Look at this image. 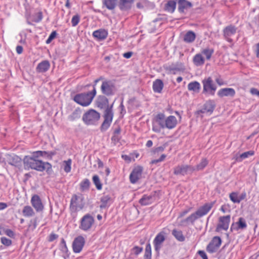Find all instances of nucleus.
Masks as SVG:
<instances>
[{"instance_id":"603ef678","label":"nucleus","mask_w":259,"mask_h":259,"mask_svg":"<svg viewBox=\"0 0 259 259\" xmlns=\"http://www.w3.org/2000/svg\"><path fill=\"white\" fill-rule=\"evenodd\" d=\"M57 32L56 31H53L51 32V33L50 34L49 37L46 40V44H49L51 42V41L54 39L57 36Z\"/></svg>"},{"instance_id":"f8f14e48","label":"nucleus","mask_w":259,"mask_h":259,"mask_svg":"<svg viewBox=\"0 0 259 259\" xmlns=\"http://www.w3.org/2000/svg\"><path fill=\"white\" fill-rule=\"evenodd\" d=\"M237 28L233 24H230L225 27L223 29V35L224 39L229 42H232V37L237 32Z\"/></svg>"},{"instance_id":"a878e982","label":"nucleus","mask_w":259,"mask_h":259,"mask_svg":"<svg viewBox=\"0 0 259 259\" xmlns=\"http://www.w3.org/2000/svg\"><path fill=\"white\" fill-rule=\"evenodd\" d=\"M198 219L195 213L194 212L185 219L182 220L180 223V225L186 227L190 224L194 225L196 220Z\"/></svg>"},{"instance_id":"cd10ccee","label":"nucleus","mask_w":259,"mask_h":259,"mask_svg":"<svg viewBox=\"0 0 259 259\" xmlns=\"http://www.w3.org/2000/svg\"><path fill=\"white\" fill-rule=\"evenodd\" d=\"M164 87L162 80L157 79L153 82L152 88L153 92L156 93H161Z\"/></svg>"},{"instance_id":"ddd939ff","label":"nucleus","mask_w":259,"mask_h":259,"mask_svg":"<svg viewBox=\"0 0 259 259\" xmlns=\"http://www.w3.org/2000/svg\"><path fill=\"white\" fill-rule=\"evenodd\" d=\"M164 68L168 73L173 74H176L178 72H183L185 70L184 64L180 62L174 63L168 66H164Z\"/></svg>"},{"instance_id":"338daca9","label":"nucleus","mask_w":259,"mask_h":259,"mask_svg":"<svg viewBox=\"0 0 259 259\" xmlns=\"http://www.w3.org/2000/svg\"><path fill=\"white\" fill-rule=\"evenodd\" d=\"M120 139V137L118 135H113L111 137V140L115 142H118L119 141Z\"/></svg>"},{"instance_id":"6ab92c4d","label":"nucleus","mask_w":259,"mask_h":259,"mask_svg":"<svg viewBox=\"0 0 259 259\" xmlns=\"http://www.w3.org/2000/svg\"><path fill=\"white\" fill-rule=\"evenodd\" d=\"M230 218V215L220 217L219 223L217 226L216 231L220 232L222 230L227 231L229 228Z\"/></svg>"},{"instance_id":"4be33fe9","label":"nucleus","mask_w":259,"mask_h":259,"mask_svg":"<svg viewBox=\"0 0 259 259\" xmlns=\"http://www.w3.org/2000/svg\"><path fill=\"white\" fill-rule=\"evenodd\" d=\"M108 34V31L105 29H99L94 31L93 33V37L99 41L105 39Z\"/></svg>"},{"instance_id":"a211bd4d","label":"nucleus","mask_w":259,"mask_h":259,"mask_svg":"<svg viewBox=\"0 0 259 259\" xmlns=\"http://www.w3.org/2000/svg\"><path fill=\"white\" fill-rule=\"evenodd\" d=\"M214 203L215 201L210 203H206L200 207L194 213L198 219L200 218L208 213Z\"/></svg>"},{"instance_id":"f3484780","label":"nucleus","mask_w":259,"mask_h":259,"mask_svg":"<svg viewBox=\"0 0 259 259\" xmlns=\"http://www.w3.org/2000/svg\"><path fill=\"white\" fill-rule=\"evenodd\" d=\"M85 243V239L82 236L76 237L72 243V249L74 253H79L81 251Z\"/></svg>"},{"instance_id":"0eeeda50","label":"nucleus","mask_w":259,"mask_h":259,"mask_svg":"<svg viewBox=\"0 0 259 259\" xmlns=\"http://www.w3.org/2000/svg\"><path fill=\"white\" fill-rule=\"evenodd\" d=\"M116 88L114 82L110 79H105L102 81L101 86L102 93L108 97L112 96L115 94Z\"/></svg>"},{"instance_id":"f704fd0d","label":"nucleus","mask_w":259,"mask_h":259,"mask_svg":"<svg viewBox=\"0 0 259 259\" xmlns=\"http://www.w3.org/2000/svg\"><path fill=\"white\" fill-rule=\"evenodd\" d=\"M60 249L63 253H65L64 255V259H68L69 257V250L64 238L61 239L60 244Z\"/></svg>"},{"instance_id":"de8ad7c7","label":"nucleus","mask_w":259,"mask_h":259,"mask_svg":"<svg viewBox=\"0 0 259 259\" xmlns=\"http://www.w3.org/2000/svg\"><path fill=\"white\" fill-rule=\"evenodd\" d=\"M32 21L35 23H39L40 22L43 18L42 13L39 11L32 16Z\"/></svg>"},{"instance_id":"4468645a","label":"nucleus","mask_w":259,"mask_h":259,"mask_svg":"<svg viewBox=\"0 0 259 259\" xmlns=\"http://www.w3.org/2000/svg\"><path fill=\"white\" fill-rule=\"evenodd\" d=\"M221 243L222 240L220 237H213L206 247L207 251L210 253L215 252L220 247Z\"/></svg>"},{"instance_id":"c9c22d12","label":"nucleus","mask_w":259,"mask_h":259,"mask_svg":"<svg viewBox=\"0 0 259 259\" xmlns=\"http://www.w3.org/2000/svg\"><path fill=\"white\" fill-rule=\"evenodd\" d=\"M196 38V34L192 31H188L184 36V41L187 43L193 42Z\"/></svg>"},{"instance_id":"2f4dec72","label":"nucleus","mask_w":259,"mask_h":259,"mask_svg":"<svg viewBox=\"0 0 259 259\" xmlns=\"http://www.w3.org/2000/svg\"><path fill=\"white\" fill-rule=\"evenodd\" d=\"M193 62L196 66L203 65L205 63V59L200 54H196L193 58Z\"/></svg>"},{"instance_id":"412c9836","label":"nucleus","mask_w":259,"mask_h":259,"mask_svg":"<svg viewBox=\"0 0 259 259\" xmlns=\"http://www.w3.org/2000/svg\"><path fill=\"white\" fill-rule=\"evenodd\" d=\"M247 225L245 219L240 217L238 219V221L237 222L233 223L231 225L230 231L233 232L234 231L244 230L247 228Z\"/></svg>"},{"instance_id":"393cba45","label":"nucleus","mask_w":259,"mask_h":259,"mask_svg":"<svg viewBox=\"0 0 259 259\" xmlns=\"http://www.w3.org/2000/svg\"><path fill=\"white\" fill-rule=\"evenodd\" d=\"M134 0H119L118 7L122 11H126L132 8Z\"/></svg>"},{"instance_id":"49530a36","label":"nucleus","mask_w":259,"mask_h":259,"mask_svg":"<svg viewBox=\"0 0 259 259\" xmlns=\"http://www.w3.org/2000/svg\"><path fill=\"white\" fill-rule=\"evenodd\" d=\"M72 160L71 159H68L67 160L64 161L63 162V166H64V170L68 173L70 172L71 167Z\"/></svg>"},{"instance_id":"7c9ffc66","label":"nucleus","mask_w":259,"mask_h":259,"mask_svg":"<svg viewBox=\"0 0 259 259\" xmlns=\"http://www.w3.org/2000/svg\"><path fill=\"white\" fill-rule=\"evenodd\" d=\"M111 202V197L109 195H104L101 198V204L100 205V207L101 209L105 208L110 205Z\"/></svg>"},{"instance_id":"58836bf2","label":"nucleus","mask_w":259,"mask_h":259,"mask_svg":"<svg viewBox=\"0 0 259 259\" xmlns=\"http://www.w3.org/2000/svg\"><path fill=\"white\" fill-rule=\"evenodd\" d=\"M208 161L206 158H202L201 161L194 166V172L203 170L208 164Z\"/></svg>"},{"instance_id":"bb28decb","label":"nucleus","mask_w":259,"mask_h":259,"mask_svg":"<svg viewBox=\"0 0 259 259\" xmlns=\"http://www.w3.org/2000/svg\"><path fill=\"white\" fill-rule=\"evenodd\" d=\"M50 67V64L49 61L44 60L38 63L36 70L38 73H44L47 72Z\"/></svg>"},{"instance_id":"a19ab883","label":"nucleus","mask_w":259,"mask_h":259,"mask_svg":"<svg viewBox=\"0 0 259 259\" xmlns=\"http://www.w3.org/2000/svg\"><path fill=\"white\" fill-rule=\"evenodd\" d=\"M90 182L88 179L83 180L80 183V189L81 191H84L89 189Z\"/></svg>"},{"instance_id":"dca6fc26","label":"nucleus","mask_w":259,"mask_h":259,"mask_svg":"<svg viewBox=\"0 0 259 259\" xmlns=\"http://www.w3.org/2000/svg\"><path fill=\"white\" fill-rule=\"evenodd\" d=\"M143 170V167L140 165L134 168L129 177L130 182L132 184H136L141 178Z\"/></svg>"},{"instance_id":"0e129e2a","label":"nucleus","mask_w":259,"mask_h":259,"mask_svg":"<svg viewBox=\"0 0 259 259\" xmlns=\"http://www.w3.org/2000/svg\"><path fill=\"white\" fill-rule=\"evenodd\" d=\"M198 254L202 258V259H208L206 253L203 250H199L198 251Z\"/></svg>"},{"instance_id":"e2e57ef3","label":"nucleus","mask_w":259,"mask_h":259,"mask_svg":"<svg viewBox=\"0 0 259 259\" xmlns=\"http://www.w3.org/2000/svg\"><path fill=\"white\" fill-rule=\"evenodd\" d=\"M119 108L120 109V114L123 116L126 113V110L122 102L119 105Z\"/></svg>"},{"instance_id":"c03bdc74","label":"nucleus","mask_w":259,"mask_h":259,"mask_svg":"<svg viewBox=\"0 0 259 259\" xmlns=\"http://www.w3.org/2000/svg\"><path fill=\"white\" fill-rule=\"evenodd\" d=\"M254 154V152L252 150L245 152L240 155L239 157L237 158V160L239 161H241L243 159H244L250 156H252Z\"/></svg>"},{"instance_id":"052dcab7","label":"nucleus","mask_w":259,"mask_h":259,"mask_svg":"<svg viewBox=\"0 0 259 259\" xmlns=\"http://www.w3.org/2000/svg\"><path fill=\"white\" fill-rule=\"evenodd\" d=\"M58 238V235L57 234H56L54 233H52L50 234V235L49 236L48 241L49 242H52L55 239H57Z\"/></svg>"},{"instance_id":"5fc2aeb1","label":"nucleus","mask_w":259,"mask_h":259,"mask_svg":"<svg viewBox=\"0 0 259 259\" xmlns=\"http://www.w3.org/2000/svg\"><path fill=\"white\" fill-rule=\"evenodd\" d=\"M42 151H36L32 153V156L34 158L38 159L40 157H42Z\"/></svg>"},{"instance_id":"79ce46f5","label":"nucleus","mask_w":259,"mask_h":259,"mask_svg":"<svg viewBox=\"0 0 259 259\" xmlns=\"http://www.w3.org/2000/svg\"><path fill=\"white\" fill-rule=\"evenodd\" d=\"M151 246L150 243H148L146 244L145 247L144 259H151Z\"/></svg>"},{"instance_id":"864d4df0","label":"nucleus","mask_w":259,"mask_h":259,"mask_svg":"<svg viewBox=\"0 0 259 259\" xmlns=\"http://www.w3.org/2000/svg\"><path fill=\"white\" fill-rule=\"evenodd\" d=\"M166 157V155L164 154H163L160 156L159 158L151 160V161L150 162V164H154L160 162H162L164 160Z\"/></svg>"},{"instance_id":"f257e3e1","label":"nucleus","mask_w":259,"mask_h":259,"mask_svg":"<svg viewBox=\"0 0 259 259\" xmlns=\"http://www.w3.org/2000/svg\"><path fill=\"white\" fill-rule=\"evenodd\" d=\"M96 102L98 107L100 109H105L103 115L104 120L100 127L101 131L105 132L109 127L113 120V112L112 108L113 104L109 106V100L103 94L99 95L97 97Z\"/></svg>"},{"instance_id":"680f3d73","label":"nucleus","mask_w":259,"mask_h":259,"mask_svg":"<svg viewBox=\"0 0 259 259\" xmlns=\"http://www.w3.org/2000/svg\"><path fill=\"white\" fill-rule=\"evenodd\" d=\"M191 208H189L187 209H185L182 211H181L180 213H179V218H182L183 217H184L185 215H186L191 210Z\"/></svg>"},{"instance_id":"bf43d9fd","label":"nucleus","mask_w":259,"mask_h":259,"mask_svg":"<svg viewBox=\"0 0 259 259\" xmlns=\"http://www.w3.org/2000/svg\"><path fill=\"white\" fill-rule=\"evenodd\" d=\"M133 250L134 251V253L136 255H138L142 251L143 248L141 247L136 246L133 248Z\"/></svg>"},{"instance_id":"09e8293b","label":"nucleus","mask_w":259,"mask_h":259,"mask_svg":"<svg viewBox=\"0 0 259 259\" xmlns=\"http://www.w3.org/2000/svg\"><path fill=\"white\" fill-rule=\"evenodd\" d=\"M229 197L230 200L234 203H239L240 200H239V196L237 193L232 192L230 194Z\"/></svg>"},{"instance_id":"1a4fd4ad","label":"nucleus","mask_w":259,"mask_h":259,"mask_svg":"<svg viewBox=\"0 0 259 259\" xmlns=\"http://www.w3.org/2000/svg\"><path fill=\"white\" fill-rule=\"evenodd\" d=\"M194 166L189 164H179L174 168V174L176 176H185L191 175L194 172Z\"/></svg>"},{"instance_id":"9b49d317","label":"nucleus","mask_w":259,"mask_h":259,"mask_svg":"<svg viewBox=\"0 0 259 259\" xmlns=\"http://www.w3.org/2000/svg\"><path fill=\"white\" fill-rule=\"evenodd\" d=\"M203 93H208L211 95H214L217 90V86L213 83L211 77L204 78L202 81Z\"/></svg>"},{"instance_id":"5701e85b","label":"nucleus","mask_w":259,"mask_h":259,"mask_svg":"<svg viewBox=\"0 0 259 259\" xmlns=\"http://www.w3.org/2000/svg\"><path fill=\"white\" fill-rule=\"evenodd\" d=\"M235 91L233 88H223L218 92V95L221 98L224 97H233L235 95Z\"/></svg>"},{"instance_id":"473e14b6","label":"nucleus","mask_w":259,"mask_h":259,"mask_svg":"<svg viewBox=\"0 0 259 259\" xmlns=\"http://www.w3.org/2000/svg\"><path fill=\"white\" fill-rule=\"evenodd\" d=\"M171 234L179 242H184L185 241V237L181 230L175 229L172 230Z\"/></svg>"},{"instance_id":"6e6552de","label":"nucleus","mask_w":259,"mask_h":259,"mask_svg":"<svg viewBox=\"0 0 259 259\" xmlns=\"http://www.w3.org/2000/svg\"><path fill=\"white\" fill-rule=\"evenodd\" d=\"M167 235L168 233L166 232L165 229H163L156 235L153 240L154 250L158 255L159 254L160 250L162 247L163 243L166 240Z\"/></svg>"},{"instance_id":"ea45409f","label":"nucleus","mask_w":259,"mask_h":259,"mask_svg":"<svg viewBox=\"0 0 259 259\" xmlns=\"http://www.w3.org/2000/svg\"><path fill=\"white\" fill-rule=\"evenodd\" d=\"M81 111L79 108L75 109L73 112L68 116V119L70 121H74L80 118Z\"/></svg>"},{"instance_id":"8fccbe9b","label":"nucleus","mask_w":259,"mask_h":259,"mask_svg":"<svg viewBox=\"0 0 259 259\" xmlns=\"http://www.w3.org/2000/svg\"><path fill=\"white\" fill-rule=\"evenodd\" d=\"M80 16L76 14L73 16L71 19V24L73 27L76 26L80 21Z\"/></svg>"},{"instance_id":"f03ea898","label":"nucleus","mask_w":259,"mask_h":259,"mask_svg":"<svg viewBox=\"0 0 259 259\" xmlns=\"http://www.w3.org/2000/svg\"><path fill=\"white\" fill-rule=\"evenodd\" d=\"M23 163L25 168H31L41 172L46 170L47 172L52 170L51 163L34 158L31 156H25L23 159Z\"/></svg>"},{"instance_id":"37998d69","label":"nucleus","mask_w":259,"mask_h":259,"mask_svg":"<svg viewBox=\"0 0 259 259\" xmlns=\"http://www.w3.org/2000/svg\"><path fill=\"white\" fill-rule=\"evenodd\" d=\"M93 183L96 186V188L98 190H100L102 189V184L101 183L99 177L98 175H95L93 176Z\"/></svg>"},{"instance_id":"72a5a7b5","label":"nucleus","mask_w":259,"mask_h":259,"mask_svg":"<svg viewBox=\"0 0 259 259\" xmlns=\"http://www.w3.org/2000/svg\"><path fill=\"white\" fill-rule=\"evenodd\" d=\"M22 214L25 217L30 218L35 215V212L30 206L26 205L23 208Z\"/></svg>"},{"instance_id":"423d86ee","label":"nucleus","mask_w":259,"mask_h":259,"mask_svg":"<svg viewBox=\"0 0 259 259\" xmlns=\"http://www.w3.org/2000/svg\"><path fill=\"white\" fill-rule=\"evenodd\" d=\"M84 198L81 194L77 195L74 194L72 195L69 206V209L71 212H76V211L82 209L84 206L83 202Z\"/></svg>"},{"instance_id":"20e7f679","label":"nucleus","mask_w":259,"mask_h":259,"mask_svg":"<svg viewBox=\"0 0 259 259\" xmlns=\"http://www.w3.org/2000/svg\"><path fill=\"white\" fill-rule=\"evenodd\" d=\"M97 91L94 89L88 93L78 94L74 97L73 100L82 106L86 107L91 103Z\"/></svg>"},{"instance_id":"7ed1b4c3","label":"nucleus","mask_w":259,"mask_h":259,"mask_svg":"<svg viewBox=\"0 0 259 259\" xmlns=\"http://www.w3.org/2000/svg\"><path fill=\"white\" fill-rule=\"evenodd\" d=\"M155 121L161 128L171 130L177 124V119L175 116L170 115L165 118L164 114L159 113L155 116Z\"/></svg>"},{"instance_id":"e433bc0d","label":"nucleus","mask_w":259,"mask_h":259,"mask_svg":"<svg viewBox=\"0 0 259 259\" xmlns=\"http://www.w3.org/2000/svg\"><path fill=\"white\" fill-rule=\"evenodd\" d=\"M177 0H169L165 4V8L168 12L173 13L176 8Z\"/></svg>"},{"instance_id":"3c124183","label":"nucleus","mask_w":259,"mask_h":259,"mask_svg":"<svg viewBox=\"0 0 259 259\" xmlns=\"http://www.w3.org/2000/svg\"><path fill=\"white\" fill-rule=\"evenodd\" d=\"M1 241L2 243L6 246H10L12 244V240L5 237H2L1 238Z\"/></svg>"},{"instance_id":"13d9d810","label":"nucleus","mask_w":259,"mask_h":259,"mask_svg":"<svg viewBox=\"0 0 259 259\" xmlns=\"http://www.w3.org/2000/svg\"><path fill=\"white\" fill-rule=\"evenodd\" d=\"M104 80H105V79L104 77L103 76H101L99 78H98L96 79H95L94 80L93 84V90L95 89V90H96V86L97 83L99 82V81L100 80H102V81H103Z\"/></svg>"},{"instance_id":"39448f33","label":"nucleus","mask_w":259,"mask_h":259,"mask_svg":"<svg viewBox=\"0 0 259 259\" xmlns=\"http://www.w3.org/2000/svg\"><path fill=\"white\" fill-rule=\"evenodd\" d=\"M100 118V114L94 109H90L82 116L83 122L89 125H96Z\"/></svg>"},{"instance_id":"4d7b16f0","label":"nucleus","mask_w":259,"mask_h":259,"mask_svg":"<svg viewBox=\"0 0 259 259\" xmlns=\"http://www.w3.org/2000/svg\"><path fill=\"white\" fill-rule=\"evenodd\" d=\"M164 149H165V147L159 146V147L154 148L152 150V152L154 154L158 153L159 152H163L164 150Z\"/></svg>"},{"instance_id":"b1692460","label":"nucleus","mask_w":259,"mask_h":259,"mask_svg":"<svg viewBox=\"0 0 259 259\" xmlns=\"http://www.w3.org/2000/svg\"><path fill=\"white\" fill-rule=\"evenodd\" d=\"M178 11L181 13H184L185 10L192 7V4L187 0H177Z\"/></svg>"},{"instance_id":"aec40b11","label":"nucleus","mask_w":259,"mask_h":259,"mask_svg":"<svg viewBox=\"0 0 259 259\" xmlns=\"http://www.w3.org/2000/svg\"><path fill=\"white\" fill-rule=\"evenodd\" d=\"M30 202L32 206L34 207L36 211H42L44 209V206L40 197L38 195H33L31 197Z\"/></svg>"},{"instance_id":"6e6d98bb","label":"nucleus","mask_w":259,"mask_h":259,"mask_svg":"<svg viewBox=\"0 0 259 259\" xmlns=\"http://www.w3.org/2000/svg\"><path fill=\"white\" fill-rule=\"evenodd\" d=\"M5 234L11 238L15 237L14 232L11 229H5Z\"/></svg>"},{"instance_id":"c85d7f7f","label":"nucleus","mask_w":259,"mask_h":259,"mask_svg":"<svg viewBox=\"0 0 259 259\" xmlns=\"http://www.w3.org/2000/svg\"><path fill=\"white\" fill-rule=\"evenodd\" d=\"M154 201V196L152 195H144L139 200V202L142 205H148L152 203Z\"/></svg>"},{"instance_id":"2eb2a0df","label":"nucleus","mask_w":259,"mask_h":259,"mask_svg":"<svg viewBox=\"0 0 259 259\" xmlns=\"http://www.w3.org/2000/svg\"><path fill=\"white\" fill-rule=\"evenodd\" d=\"M215 107V104L213 100L207 101L202 106L200 110L196 111V114H206L210 115L213 112Z\"/></svg>"},{"instance_id":"774afa93","label":"nucleus","mask_w":259,"mask_h":259,"mask_svg":"<svg viewBox=\"0 0 259 259\" xmlns=\"http://www.w3.org/2000/svg\"><path fill=\"white\" fill-rule=\"evenodd\" d=\"M132 55H133L132 52H127L124 53L123 54V56L126 59H129L132 57Z\"/></svg>"},{"instance_id":"69168bd1","label":"nucleus","mask_w":259,"mask_h":259,"mask_svg":"<svg viewBox=\"0 0 259 259\" xmlns=\"http://www.w3.org/2000/svg\"><path fill=\"white\" fill-rule=\"evenodd\" d=\"M215 81L220 86L224 84L223 80L220 77L216 78Z\"/></svg>"},{"instance_id":"9d476101","label":"nucleus","mask_w":259,"mask_h":259,"mask_svg":"<svg viewBox=\"0 0 259 259\" xmlns=\"http://www.w3.org/2000/svg\"><path fill=\"white\" fill-rule=\"evenodd\" d=\"M95 223L94 217L89 213L84 215L80 221L79 228L84 231H89Z\"/></svg>"},{"instance_id":"a18cd8bd","label":"nucleus","mask_w":259,"mask_h":259,"mask_svg":"<svg viewBox=\"0 0 259 259\" xmlns=\"http://www.w3.org/2000/svg\"><path fill=\"white\" fill-rule=\"evenodd\" d=\"M213 52V49L208 48L203 49L202 51V53L206 56L207 60H209L211 58V57Z\"/></svg>"},{"instance_id":"c756f323","label":"nucleus","mask_w":259,"mask_h":259,"mask_svg":"<svg viewBox=\"0 0 259 259\" xmlns=\"http://www.w3.org/2000/svg\"><path fill=\"white\" fill-rule=\"evenodd\" d=\"M117 0H102L103 7H106L108 10L113 11L117 6Z\"/></svg>"},{"instance_id":"4c0bfd02","label":"nucleus","mask_w":259,"mask_h":259,"mask_svg":"<svg viewBox=\"0 0 259 259\" xmlns=\"http://www.w3.org/2000/svg\"><path fill=\"white\" fill-rule=\"evenodd\" d=\"M201 86L200 83L196 81L190 82L188 85V89L196 93H198Z\"/></svg>"}]
</instances>
